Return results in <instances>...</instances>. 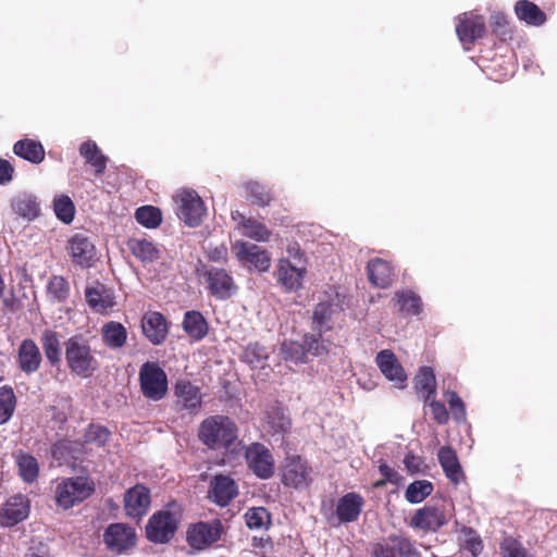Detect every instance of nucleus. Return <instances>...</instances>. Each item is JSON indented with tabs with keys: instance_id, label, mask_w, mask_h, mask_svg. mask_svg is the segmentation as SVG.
Returning <instances> with one entry per match:
<instances>
[{
	"instance_id": "26",
	"label": "nucleus",
	"mask_w": 557,
	"mask_h": 557,
	"mask_svg": "<svg viewBox=\"0 0 557 557\" xmlns=\"http://www.w3.org/2000/svg\"><path fill=\"white\" fill-rule=\"evenodd\" d=\"M438 461L446 476L454 483L459 484L463 480V472L456 453L448 446L438 450Z\"/></svg>"
},
{
	"instance_id": "25",
	"label": "nucleus",
	"mask_w": 557,
	"mask_h": 557,
	"mask_svg": "<svg viewBox=\"0 0 557 557\" xmlns=\"http://www.w3.org/2000/svg\"><path fill=\"white\" fill-rule=\"evenodd\" d=\"M213 499L221 506H226L237 494L235 481L227 475H215L211 483Z\"/></svg>"
},
{
	"instance_id": "9",
	"label": "nucleus",
	"mask_w": 557,
	"mask_h": 557,
	"mask_svg": "<svg viewBox=\"0 0 557 557\" xmlns=\"http://www.w3.org/2000/svg\"><path fill=\"white\" fill-rule=\"evenodd\" d=\"M232 251L239 262L249 264L259 272H267L271 268V257L269 252L252 243L235 240L232 245Z\"/></svg>"
},
{
	"instance_id": "50",
	"label": "nucleus",
	"mask_w": 557,
	"mask_h": 557,
	"mask_svg": "<svg viewBox=\"0 0 557 557\" xmlns=\"http://www.w3.org/2000/svg\"><path fill=\"white\" fill-rule=\"evenodd\" d=\"M460 539L463 547L469 550L472 556H478L483 549L481 537L470 528H462L460 531Z\"/></svg>"
},
{
	"instance_id": "16",
	"label": "nucleus",
	"mask_w": 557,
	"mask_h": 557,
	"mask_svg": "<svg viewBox=\"0 0 557 557\" xmlns=\"http://www.w3.org/2000/svg\"><path fill=\"white\" fill-rule=\"evenodd\" d=\"M232 219L236 223L234 230L242 236L251 238L259 243H265L270 239L271 232L264 224L256 219L245 216L239 211L232 212Z\"/></svg>"
},
{
	"instance_id": "19",
	"label": "nucleus",
	"mask_w": 557,
	"mask_h": 557,
	"mask_svg": "<svg viewBox=\"0 0 557 557\" xmlns=\"http://www.w3.org/2000/svg\"><path fill=\"white\" fill-rule=\"evenodd\" d=\"M364 506L363 497L355 492L342 496L336 505V518L339 523H349L356 521Z\"/></svg>"
},
{
	"instance_id": "61",
	"label": "nucleus",
	"mask_w": 557,
	"mask_h": 557,
	"mask_svg": "<svg viewBox=\"0 0 557 557\" xmlns=\"http://www.w3.org/2000/svg\"><path fill=\"white\" fill-rule=\"evenodd\" d=\"M381 474L389 482H395L397 479V472L394 471L387 463L382 462L379 466Z\"/></svg>"
},
{
	"instance_id": "57",
	"label": "nucleus",
	"mask_w": 557,
	"mask_h": 557,
	"mask_svg": "<svg viewBox=\"0 0 557 557\" xmlns=\"http://www.w3.org/2000/svg\"><path fill=\"white\" fill-rule=\"evenodd\" d=\"M426 403H429L431 413L436 422L444 424L448 421V412L442 403L434 399H430Z\"/></svg>"
},
{
	"instance_id": "53",
	"label": "nucleus",
	"mask_w": 557,
	"mask_h": 557,
	"mask_svg": "<svg viewBox=\"0 0 557 557\" xmlns=\"http://www.w3.org/2000/svg\"><path fill=\"white\" fill-rule=\"evenodd\" d=\"M247 190L249 195L253 198L255 202L260 206H265L271 200L269 191L264 188V186H262L258 182H249L247 184Z\"/></svg>"
},
{
	"instance_id": "18",
	"label": "nucleus",
	"mask_w": 557,
	"mask_h": 557,
	"mask_svg": "<svg viewBox=\"0 0 557 557\" xmlns=\"http://www.w3.org/2000/svg\"><path fill=\"white\" fill-rule=\"evenodd\" d=\"M144 335L153 345L162 344L168 336V323L162 313L148 311L141 320Z\"/></svg>"
},
{
	"instance_id": "29",
	"label": "nucleus",
	"mask_w": 557,
	"mask_h": 557,
	"mask_svg": "<svg viewBox=\"0 0 557 557\" xmlns=\"http://www.w3.org/2000/svg\"><path fill=\"white\" fill-rule=\"evenodd\" d=\"M102 342L111 349L122 348L127 341V331L119 322L110 321L101 327Z\"/></svg>"
},
{
	"instance_id": "43",
	"label": "nucleus",
	"mask_w": 557,
	"mask_h": 557,
	"mask_svg": "<svg viewBox=\"0 0 557 557\" xmlns=\"http://www.w3.org/2000/svg\"><path fill=\"white\" fill-rule=\"evenodd\" d=\"M281 352L286 361L295 364L307 362V349L304 344L297 342H284L281 346Z\"/></svg>"
},
{
	"instance_id": "20",
	"label": "nucleus",
	"mask_w": 557,
	"mask_h": 557,
	"mask_svg": "<svg viewBox=\"0 0 557 557\" xmlns=\"http://www.w3.org/2000/svg\"><path fill=\"white\" fill-rule=\"evenodd\" d=\"M446 516L440 507L425 506L414 513L411 525L424 531H436L446 524Z\"/></svg>"
},
{
	"instance_id": "15",
	"label": "nucleus",
	"mask_w": 557,
	"mask_h": 557,
	"mask_svg": "<svg viewBox=\"0 0 557 557\" xmlns=\"http://www.w3.org/2000/svg\"><path fill=\"white\" fill-rule=\"evenodd\" d=\"M150 503L149 490L141 484H137L125 493V513L131 518H140L147 513Z\"/></svg>"
},
{
	"instance_id": "36",
	"label": "nucleus",
	"mask_w": 557,
	"mask_h": 557,
	"mask_svg": "<svg viewBox=\"0 0 557 557\" xmlns=\"http://www.w3.org/2000/svg\"><path fill=\"white\" fill-rule=\"evenodd\" d=\"M79 153L91 164L98 174L106 170L107 158L100 152L97 144L91 140H87L79 147Z\"/></svg>"
},
{
	"instance_id": "28",
	"label": "nucleus",
	"mask_w": 557,
	"mask_h": 557,
	"mask_svg": "<svg viewBox=\"0 0 557 557\" xmlns=\"http://www.w3.org/2000/svg\"><path fill=\"white\" fill-rule=\"evenodd\" d=\"M132 253L143 263H152L160 259L161 250L152 242L146 238H133L128 242Z\"/></svg>"
},
{
	"instance_id": "58",
	"label": "nucleus",
	"mask_w": 557,
	"mask_h": 557,
	"mask_svg": "<svg viewBox=\"0 0 557 557\" xmlns=\"http://www.w3.org/2000/svg\"><path fill=\"white\" fill-rule=\"evenodd\" d=\"M373 557H396V553L388 539L373 546Z\"/></svg>"
},
{
	"instance_id": "12",
	"label": "nucleus",
	"mask_w": 557,
	"mask_h": 557,
	"mask_svg": "<svg viewBox=\"0 0 557 557\" xmlns=\"http://www.w3.org/2000/svg\"><path fill=\"white\" fill-rule=\"evenodd\" d=\"M205 276L208 288L215 298L224 300L236 294L237 286L226 270L211 267Z\"/></svg>"
},
{
	"instance_id": "34",
	"label": "nucleus",
	"mask_w": 557,
	"mask_h": 557,
	"mask_svg": "<svg viewBox=\"0 0 557 557\" xmlns=\"http://www.w3.org/2000/svg\"><path fill=\"white\" fill-rule=\"evenodd\" d=\"M15 463L24 482L33 483L37 479L39 465L35 457L29 454L18 453L15 455Z\"/></svg>"
},
{
	"instance_id": "8",
	"label": "nucleus",
	"mask_w": 557,
	"mask_h": 557,
	"mask_svg": "<svg viewBox=\"0 0 557 557\" xmlns=\"http://www.w3.org/2000/svg\"><path fill=\"white\" fill-rule=\"evenodd\" d=\"M136 542L137 534L135 529L126 523H112L103 533V543L106 547L117 555L133 549Z\"/></svg>"
},
{
	"instance_id": "32",
	"label": "nucleus",
	"mask_w": 557,
	"mask_h": 557,
	"mask_svg": "<svg viewBox=\"0 0 557 557\" xmlns=\"http://www.w3.org/2000/svg\"><path fill=\"white\" fill-rule=\"evenodd\" d=\"M175 394L180 403L189 410L198 408L201 404V396L198 387L187 381H178L176 383Z\"/></svg>"
},
{
	"instance_id": "1",
	"label": "nucleus",
	"mask_w": 557,
	"mask_h": 557,
	"mask_svg": "<svg viewBox=\"0 0 557 557\" xmlns=\"http://www.w3.org/2000/svg\"><path fill=\"white\" fill-rule=\"evenodd\" d=\"M199 438L212 449H224L233 455L243 450L236 425L227 417L215 416L202 421L199 428Z\"/></svg>"
},
{
	"instance_id": "13",
	"label": "nucleus",
	"mask_w": 557,
	"mask_h": 557,
	"mask_svg": "<svg viewBox=\"0 0 557 557\" xmlns=\"http://www.w3.org/2000/svg\"><path fill=\"white\" fill-rule=\"evenodd\" d=\"M282 476L285 485L304 488L311 482V469L300 457H290L283 467Z\"/></svg>"
},
{
	"instance_id": "64",
	"label": "nucleus",
	"mask_w": 557,
	"mask_h": 557,
	"mask_svg": "<svg viewBox=\"0 0 557 557\" xmlns=\"http://www.w3.org/2000/svg\"><path fill=\"white\" fill-rule=\"evenodd\" d=\"M63 449H66V444L65 443H59V444L54 445V447H53V455L57 456Z\"/></svg>"
},
{
	"instance_id": "31",
	"label": "nucleus",
	"mask_w": 557,
	"mask_h": 557,
	"mask_svg": "<svg viewBox=\"0 0 557 557\" xmlns=\"http://www.w3.org/2000/svg\"><path fill=\"white\" fill-rule=\"evenodd\" d=\"M13 151L16 156L36 164L42 162L45 159L42 145L33 139L18 140L15 143Z\"/></svg>"
},
{
	"instance_id": "17",
	"label": "nucleus",
	"mask_w": 557,
	"mask_h": 557,
	"mask_svg": "<svg viewBox=\"0 0 557 557\" xmlns=\"http://www.w3.org/2000/svg\"><path fill=\"white\" fill-rule=\"evenodd\" d=\"M456 33L463 45L474 42L476 39L483 37L485 33L483 17L472 13H463L459 16Z\"/></svg>"
},
{
	"instance_id": "23",
	"label": "nucleus",
	"mask_w": 557,
	"mask_h": 557,
	"mask_svg": "<svg viewBox=\"0 0 557 557\" xmlns=\"http://www.w3.org/2000/svg\"><path fill=\"white\" fill-rule=\"evenodd\" d=\"M42 356L37 344L29 338L24 339L17 350V362L26 374L35 373L41 364Z\"/></svg>"
},
{
	"instance_id": "51",
	"label": "nucleus",
	"mask_w": 557,
	"mask_h": 557,
	"mask_svg": "<svg viewBox=\"0 0 557 557\" xmlns=\"http://www.w3.org/2000/svg\"><path fill=\"white\" fill-rule=\"evenodd\" d=\"M110 436V432L101 425H90L85 432L84 438L87 444H95L98 447L106 445Z\"/></svg>"
},
{
	"instance_id": "62",
	"label": "nucleus",
	"mask_w": 557,
	"mask_h": 557,
	"mask_svg": "<svg viewBox=\"0 0 557 557\" xmlns=\"http://www.w3.org/2000/svg\"><path fill=\"white\" fill-rule=\"evenodd\" d=\"M405 465L409 470L417 468V459L414 456H406Z\"/></svg>"
},
{
	"instance_id": "33",
	"label": "nucleus",
	"mask_w": 557,
	"mask_h": 557,
	"mask_svg": "<svg viewBox=\"0 0 557 557\" xmlns=\"http://www.w3.org/2000/svg\"><path fill=\"white\" fill-rule=\"evenodd\" d=\"M517 16L531 25H542L545 22V14L540 8L528 0H520L515 5Z\"/></svg>"
},
{
	"instance_id": "56",
	"label": "nucleus",
	"mask_w": 557,
	"mask_h": 557,
	"mask_svg": "<svg viewBox=\"0 0 557 557\" xmlns=\"http://www.w3.org/2000/svg\"><path fill=\"white\" fill-rule=\"evenodd\" d=\"M268 423L275 433L285 432L290 425L288 417L281 410L274 411L273 416H268Z\"/></svg>"
},
{
	"instance_id": "21",
	"label": "nucleus",
	"mask_w": 557,
	"mask_h": 557,
	"mask_svg": "<svg viewBox=\"0 0 557 557\" xmlns=\"http://www.w3.org/2000/svg\"><path fill=\"white\" fill-rule=\"evenodd\" d=\"M220 539V523L199 522L188 530L187 540L190 546L201 549Z\"/></svg>"
},
{
	"instance_id": "41",
	"label": "nucleus",
	"mask_w": 557,
	"mask_h": 557,
	"mask_svg": "<svg viewBox=\"0 0 557 557\" xmlns=\"http://www.w3.org/2000/svg\"><path fill=\"white\" fill-rule=\"evenodd\" d=\"M433 491L430 481L419 480L412 482L406 490L405 497L411 504L423 502Z\"/></svg>"
},
{
	"instance_id": "63",
	"label": "nucleus",
	"mask_w": 557,
	"mask_h": 557,
	"mask_svg": "<svg viewBox=\"0 0 557 557\" xmlns=\"http://www.w3.org/2000/svg\"><path fill=\"white\" fill-rule=\"evenodd\" d=\"M296 249H297L299 252H301V251H300V249H299V247H298L297 245H293V246L288 247V249H287L288 256H289V258H292L290 260H292L293 262H296V261H297Z\"/></svg>"
},
{
	"instance_id": "22",
	"label": "nucleus",
	"mask_w": 557,
	"mask_h": 557,
	"mask_svg": "<svg viewBox=\"0 0 557 557\" xmlns=\"http://www.w3.org/2000/svg\"><path fill=\"white\" fill-rule=\"evenodd\" d=\"M69 252L73 261L81 267H90L95 260V246L84 235L75 234L69 242Z\"/></svg>"
},
{
	"instance_id": "6",
	"label": "nucleus",
	"mask_w": 557,
	"mask_h": 557,
	"mask_svg": "<svg viewBox=\"0 0 557 557\" xmlns=\"http://www.w3.org/2000/svg\"><path fill=\"white\" fill-rule=\"evenodd\" d=\"M139 382L143 394L151 400L162 399L168 392L166 374L156 362H146L141 366Z\"/></svg>"
},
{
	"instance_id": "2",
	"label": "nucleus",
	"mask_w": 557,
	"mask_h": 557,
	"mask_svg": "<svg viewBox=\"0 0 557 557\" xmlns=\"http://www.w3.org/2000/svg\"><path fill=\"white\" fill-rule=\"evenodd\" d=\"M65 359L69 369L83 377H89L98 369L99 363L92 355L88 339L83 335H74L64 343Z\"/></svg>"
},
{
	"instance_id": "47",
	"label": "nucleus",
	"mask_w": 557,
	"mask_h": 557,
	"mask_svg": "<svg viewBox=\"0 0 557 557\" xmlns=\"http://www.w3.org/2000/svg\"><path fill=\"white\" fill-rule=\"evenodd\" d=\"M53 211L59 220L69 224L74 219L75 207L70 197L61 195L53 200Z\"/></svg>"
},
{
	"instance_id": "27",
	"label": "nucleus",
	"mask_w": 557,
	"mask_h": 557,
	"mask_svg": "<svg viewBox=\"0 0 557 557\" xmlns=\"http://www.w3.org/2000/svg\"><path fill=\"white\" fill-rule=\"evenodd\" d=\"M11 207L14 213L28 221L35 220L40 214L37 197L32 194L17 195L12 199Z\"/></svg>"
},
{
	"instance_id": "4",
	"label": "nucleus",
	"mask_w": 557,
	"mask_h": 557,
	"mask_svg": "<svg viewBox=\"0 0 557 557\" xmlns=\"http://www.w3.org/2000/svg\"><path fill=\"white\" fill-rule=\"evenodd\" d=\"M94 490V483L88 478L64 479L55 487L57 505L69 509L89 497Z\"/></svg>"
},
{
	"instance_id": "46",
	"label": "nucleus",
	"mask_w": 557,
	"mask_h": 557,
	"mask_svg": "<svg viewBox=\"0 0 557 557\" xmlns=\"http://www.w3.org/2000/svg\"><path fill=\"white\" fill-rule=\"evenodd\" d=\"M15 395L11 387L0 388V424L10 420L15 409Z\"/></svg>"
},
{
	"instance_id": "60",
	"label": "nucleus",
	"mask_w": 557,
	"mask_h": 557,
	"mask_svg": "<svg viewBox=\"0 0 557 557\" xmlns=\"http://www.w3.org/2000/svg\"><path fill=\"white\" fill-rule=\"evenodd\" d=\"M14 168L4 159H0V184H7L12 181Z\"/></svg>"
},
{
	"instance_id": "11",
	"label": "nucleus",
	"mask_w": 557,
	"mask_h": 557,
	"mask_svg": "<svg viewBox=\"0 0 557 557\" xmlns=\"http://www.w3.org/2000/svg\"><path fill=\"white\" fill-rule=\"evenodd\" d=\"M375 362L382 374L393 383L394 387L403 389L407 386V374L392 350L380 351L375 357Z\"/></svg>"
},
{
	"instance_id": "30",
	"label": "nucleus",
	"mask_w": 557,
	"mask_h": 557,
	"mask_svg": "<svg viewBox=\"0 0 557 557\" xmlns=\"http://www.w3.org/2000/svg\"><path fill=\"white\" fill-rule=\"evenodd\" d=\"M393 274L391 265L381 259L372 260L368 264L369 280L373 285L380 288L389 286Z\"/></svg>"
},
{
	"instance_id": "35",
	"label": "nucleus",
	"mask_w": 557,
	"mask_h": 557,
	"mask_svg": "<svg viewBox=\"0 0 557 557\" xmlns=\"http://www.w3.org/2000/svg\"><path fill=\"white\" fill-rule=\"evenodd\" d=\"M334 312V307L329 302H319L312 317L313 331H319V336H322V332L331 331V318Z\"/></svg>"
},
{
	"instance_id": "37",
	"label": "nucleus",
	"mask_w": 557,
	"mask_h": 557,
	"mask_svg": "<svg viewBox=\"0 0 557 557\" xmlns=\"http://www.w3.org/2000/svg\"><path fill=\"white\" fill-rule=\"evenodd\" d=\"M183 327L185 332L195 339H201L206 336L208 331L205 318L196 311H190L185 314Z\"/></svg>"
},
{
	"instance_id": "38",
	"label": "nucleus",
	"mask_w": 557,
	"mask_h": 557,
	"mask_svg": "<svg viewBox=\"0 0 557 557\" xmlns=\"http://www.w3.org/2000/svg\"><path fill=\"white\" fill-rule=\"evenodd\" d=\"M324 333L325 332H322V336L320 337L319 331H313V333L305 336V347L307 349V354L321 357L330 351L332 342L330 338L324 337Z\"/></svg>"
},
{
	"instance_id": "10",
	"label": "nucleus",
	"mask_w": 557,
	"mask_h": 557,
	"mask_svg": "<svg viewBox=\"0 0 557 557\" xmlns=\"http://www.w3.org/2000/svg\"><path fill=\"white\" fill-rule=\"evenodd\" d=\"M249 469L260 479H269L274 473V459L270 450L260 443H253L245 450Z\"/></svg>"
},
{
	"instance_id": "39",
	"label": "nucleus",
	"mask_w": 557,
	"mask_h": 557,
	"mask_svg": "<svg viewBox=\"0 0 557 557\" xmlns=\"http://www.w3.org/2000/svg\"><path fill=\"white\" fill-rule=\"evenodd\" d=\"M41 345L46 358L52 364H55L61 360V345L55 332L46 330L41 335Z\"/></svg>"
},
{
	"instance_id": "5",
	"label": "nucleus",
	"mask_w": 557,
	"mask_h": 557,
	"mask_svg": "<svg viewBox=\"0 0 557 557\" xmlns=\"http://www.w3.org/2000/svg\"><path fill=\"white\" fill-rule=\"evenodd\" d=\"M176 214L186 225L198 226L206 215V207L199 195L189 189H183L174 196Z\"/></svg>"
},
{
	"instance_id": "59",
	"label": "nucleus",
	"mask_w": 557,
	"mask_h": 557,
	"mask_svg": "<svg viewBox=\"0 0 557 557\" xmlns=\"http://www.w3.org/2000/svg\"><path fill=\"white\" fill-rule=\"evenodd\" d=\"M208 257L214 262H225L227 260V247L224 244L209 246Z\"/></svg>"
},
{
	"instance_id": "52",
	"label": "nucleus",
	"mask_w": 557,
	"mask_h": 557,
	"mask_svg": "<svg viewBox=\"0 0 557 557\" xmlns=\"http://www.w3.org/2000/svg\"><path fill=\"white\" fill-rule=\"evenodd\" d=\"M387 539L396 554L405 557H411L416 554V549L408 539L397 535H391Z\"/></svg>"
},
{
	"instance_id": "44",
	"label": "nucleus",
	"mask_w": 557,
	"mask_h": 557,
	"mask_svg": "<svg viewBox=\"0 0 557 557\" xmlns=\"http://www.w3.org/2000/svg\"><path fill=\"white\" fill-rule=\"evenodd\" d=\"M399 309L408 314H419L422 310V302L413 292L405 290L396 294Z\"/></svg>"
},
{
	"instance_id": "45",
	"label": "nucleus",
	"mask_w": 557,
	"mask_h": 557,
	"mask_svg": "<svg viewBox=\"0 0 557 557\" xmlns=\"http://www.w3.org/2000/svg\"><path fill=\"white\" fill-rule=\"evenodd\" d=\"M243 360L252 368H264L268 360V351L265 347L257 343L249 344L243 354Z\"/></svg>"
},
{
	"instance_id": "48",
	"label": "nucleus",
	"mask_w": 557,
	"mask_h": 557,
	"mask_svg": "<svg viewBox=\"0 0 557 557\" xmlns=\"http://www.w3.org/2000/svg\"><path fill=\"white\" fill-rule=\"evenodd\" d=\"M246 524L249 529L267 528L271 523V516L263 507H253L245 513Z\"/></svg>"
},
{
	"instance_id": "14",
	"label": "nucleus",
	"mask_w": 557,
	"mask_h": 557,
	"mask_svg": "<svg viewBox=\"0 0 557 557\" xmlns=\"http://www.w3.org/2000/svg\"><path fill=\"white\" fill-rule=\"evenodd\" d=\"M29 510L30 502L25 495L16 494L11 496L3 505L0 522L4 527H13L25 520L29 515Z\"/></svg>"
},
{
	"instance_id": "54",
	"label": "nucleus",
	"mask_w": 557,
	"mask_h": 557,
	"mask_svg": "<svg viewBox=\"0 0 557 557\" xmlns=\"http://www.w3.org/2000/svg\"><path fill=\"white\" fill-rule=\"evenodd\" d=\"M446 400L449 405L454 418L457 421H463L466 419V409L461 398L455 392H447Z\"/></svg>"
},
{
	"instance_id": "49",
	"label": "nucleus",
	"mask_w": 557,
	"mask_h": 557,
	"mask_svg": "<svg viewBox=\"0 0 557 557\" xmlns=\"http://www.w3.org/2000/svg\"><path fill=\"white\" fill-rule=\"evenodd\" d=\"M49 296L58 301L62 302L70 296V285L66 280L62 276L54 275L49 280L48 283Z\"/></svg>"
},
{
	"instance_id": "7",
	"label": "nucleus",
	"mask_w": 557,
	"mask_h": 557,
	"mask_svg": "<svg viewBox=\"0 0 557 557\" xmlns=\"http://www.w3.org/2000/svg\"><path fill=\"white\" fill-rule=\"evenodd\" d=\"M296 262H293L287 257H282L277 261L275 277L287 290L299 289L302 286V281L307 273L306 260L304 259L302 252L296 249Z\"/></svg>"
},
{
	"instance_id": "24",
	"label": "nucleus",
	"mask_w": 557,
	"mask_h": 557,
	"mask_svg": "<svg viewBox=\"0 0 557 557\" xmlns=\"http://www.w3.org/2000/svg\"><path fill=\"white\" fill-rule=\"evenodd\" d=\"M85 298L90 309L98 313H103L115 305L112 290L100 283L87 286Z\"/></svg>"
},
{
	"instance_id": "42",
	"label": "nucleus",
	"mask_w": 557,
	"mask_h": 557,
	"mask_svg": "<svg viewBox=\"0 0 557 557\" xmlns=\"http://www.w3.org/2000/svg\"><path fill=\"white\" fill-rule=\"evenodd\" d=\"M135 218L140 225L147 228H156L162 222L161 211L152 206L138 208L135 212Z\"/></svg>"
},
{
	"instance_id": "3",
	"label": "nucleus",
	"mask_w": 557,
	"mask_h": 557,
	"mask_svg": "<svg viewBox=\"0 0 557 557\" xmlns=\"http://www.w3.org/2000/svg\"><path fill=\"white\" fill-rule=\"evenodd\" d=\"M181 519V506L173 503L165 509L153 513L147 525V537L154 543H166L173 536Z\"/></svg>"
},
{
	"instance_id": "40",
	"label": "nucleus",
	"mask_w": 557,
	"mask_h": 557,
	"mask_svg": "<svg viewBox=\"0 0 557 557\" xmlns=\"http://www.w3.org/2000/svg\"><path fill=\"white\" fill-rule=\"evenodd\" d=\"M416 387L423 393L424 401L430 400L436 392L435 375L431 368L424 367L416 377Z\"/></svg>"
},
{
	"instance_id": "55",
	"label": "nucleus",
	"mask_w": 557,
	"mask_h": 557,
	"mask_svg": "<svg viewBox=\"0 0 557 557\" xmlns=\"http://www.w3.org/2000/svg\"><path fill=\"white\" fill-rule=\"evenodd\" d=\"M500 548L504 557H530L521 544L512 539H506Z\"/></svg>"
}]
</instances>
